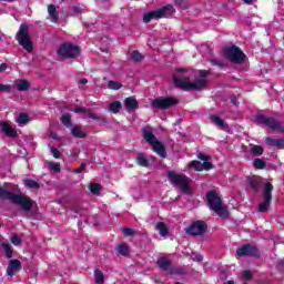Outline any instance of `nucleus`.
<instances>
[{
	"instance_id": "1",
	"label": "nucleus",
	"mask_w": 284,
	"mask_h": 284,
	"mask_svg": "<svg viewBox=\"0 0 284 284\" xmlns=\"http://www.w3.org/2000/svg\"><path fill=\"white\" fill-rule=\"evenodd\" d=\"M175 74H173V83L175 88H180L181 90H194L196 92L203 90L207 85V79L205 77H210V71L200 70L197 71V77L192 71H187L185 69H176ZM192 77H195V80L192 82Z\"/></svg>"
},
{
	"instance_id": "2",
	"label": "nucleus",
	"mask_w": 284,
	"mask_h": 284,
	"mask_svg": "<svg viewBox=\"0 0 284 284\" xmlns=\"http://www.w3.org/2000/svg\"><path fill=\"white\" fill-rule=\"evenodd\" d=\"M247 185H250L255 194H258V192L263 190V202L260 203L257 207L258 212H268L270 205H272V192H274V184H272V182H266L263 185V182L258 179H248Z\"/></svg>"
},
{
	"instance_id": "3",
	"label": "nucleus",
	"mask_w": 284,
	"mask_h": 284,
	"mask_svg": "<svg viewBox=\"0 0 284 284\" xmlns=\"http://www.w3.org/2000/svg\"><path fill=\"white\" fill-rule=\"evenodd\" d=\"M206 201L210 210L215 212L220 219H230V211L223 205V199L219 196L215 190H211L206 193Z\"/></svg>"
},
{
	"instance_id": "4",
	"label": "nucleus",
	"mask_w": 284,
	"mask_h": 284,
	"mask_svg": "<svg viewBox=\"0 0 284 284\" xmlns=\"http://www.w3.org/2000/svg\"><path fill=\"white\" fill-rule=\"evenodd\" d=\"M142 136L149 145H151L153 152L158 153L161 159H165L168 156V151H165V144L156 139L154 132L152 131V126L146 125L142 128Z\"/></svg>"
},
{
	"instance_id": "5",
	"label": "nucleus",
	"mask_w": 284,
	"mask_h": 284,
	"mask_svg": "<svg viewBox=\"0 0 284 284\" xmlns=\"http://www.w3.org/2000/svg\"><path fill=\"white\" fill-rule=\"evenodd\" d=\"M16 39L27 52H32L34 50V42H32V37H30V27L22 23L16 34Z\"/></svg>"
},
{
	"instance_id": "6",
	"label": "nucleus",
	"mask_w": 284,
	"mask_h": 284,
	"mask_svg": "<svg viewBox=\"0 0 284 284\" xmlns=\"http://www.w3.org/2000/svg\"><path fill=\"white\" fill-rule=\"evenodd\" d=\"M169 14H174V6L166 4L158 10L150 11L143 14V23H150V21H158L159 19H165Z\"/></svg>"
},
{
	"instance_id": "7",
	"label": "nucleus",
	"mask_w": 284,
	"mask_h": 284,
	"mask_svg": "<svg viewBox=\"0 0 284 284\" xmlns=\"http://www.w3.org/2000/svg\"><path fill=\"white\" fill-rule=\"evenodd\" d=\"M224 57L235 65H241V63H245V59H247V57L245 55V53H243L241 48L236 45L226 48L224 50Z\"/></svg>"
},
{
	"instance_id": "8",
	"label": "nucleus",
	"mask_w": 284,
	"mask_h": 284,
	"mask_svg": "<svg viewBox=\"0 0 284 284\" xmlns=\"http://www.w3.org/2000/svg\"><path fill=\"white\" fill-rule=\"evenodd\" d=\"M59 57L62 59H77L81 54V49L72 43H63L58 50Z\"/></svg>"
},
{
	"instance_id": "9",
	"label": "nucleus",
	"mask_w": 284,
	"mask_h": 284,
	"mask_svg": "<svg viewBox=\"0 0 284 284\" xmlns=\"http://www.w3.org/2000/svg\"><path fill=\"white\" fill-rule=\"evenodd\" d=\"M151 105L156 110H170V108H174V105H179V100L172 97H166V98L161 97L153 100Z\"/></svg>"
},
{
	"instance_id": "10",
	"label": "nucleus",
	"mask_w": 284,
	"mask_h": 284,
	"mask_svg": "<svg viewBox=\"0 0 284 284\" xmlns=\"http://www.w3.org/2000/svg\"><path fill=\"white\" fill-rule=\"evenodd\" d=\"M11 202L14 203V205H20L21 210L24 212H30L34 205V201L32 199L28 197L23 194H16L11 196Z\"/></svg>"
},
{
	"instance_id": "11",
	"label": "nucleus",
	"mask_w": 284,
	"mask_h": 284,
	"mask_svg": "<svg viewBox=\"0 0 284 284\" xmlns=\"http://www.w3.org/2000/svg\"><path fill=\"white\" fill-rule=\"evenodd\" d=\"M236 256H248L250 258H261V251L252 244H244L236 250Z\"/></svg>"
},
{
	"instance_id": "12",
	"label": "nucleus",
	"mask_w": 284,
	"mask_h": 284,
	"mask_svg": "<svg viewBox=\"0 0 284 284\" xmlns=\"http://www.w3.org/2000/svg\"><path fill=\"white\" fill-rule=\"evenodd\" d=\"M207 232V223L205 221H195L187 229L186 233L191 236H203Z\"/></svg>"
},
{
	"instance_id": "13",
	"label": "nucleus",
	"mask_w": 284,
	"mask_h": 284,
	"mask_svg": "<svg viewBox=\"0 0 284 284\" xmlns=\"http://www.w3.org/2000/svg\"><path fill=\"white\" fill-rule=\"evenodd\" d=\"M171 185H174L176 190H180L182 194L190 195L192 194V189L190 187V183H192V180L190 179H171L170 180Z\"/></svg>"
},
{
	"instance_id": "14",
	"label": "nucleus",
	"mask_w": 284,
	"mask_h": 284,
	"mask_svg": "<svg viewBox=\"0 0 284 284\" xmlns=\"http://www.w3.org/2000/svg\"><path fill=\"white\" fill-rule=\"evenodd\" d=\"M190 168H193L195 172H203L205 170L206 172L212 170L214 168V164L211 162H200V161H192L190 163Z\"/></svg>"
},
{
	"instance_id": "15",
	"label": "nucleus",
	"mask_w": 284,
	"mask_h": 284,
	"mask_svg": "<svg viewBox=\"0 0 284 284\" xmlns=\"http://www.w3.org/2000/svg\"><path fill=\"white\" fill-rule=\"evenodd\" d=\"M156 266L161 272H165L166 274H170L172 271V260H169L168 257H160L156 261Z\"/></svg>"
},
{
	"instance_id": "16",
	"label": "nucleus",
	"mask_w": 284,
	"mask_h": 284,
	"mask_svg": "<svg viewBox=\"0 0 284 284\" xmlns=\"http://www.w3.org/2000/svg\"><path fill=\"white\" fill-rule=\"evenodd\" d=\"M0 128L2 134H6L9 139H14L17 136V130L10 125L8 122H0Z\"/></svg>"
},
{
	"instance_id": "17",
	"label": "nucleus",
	"mask_w": 284,
	"mask_h": 284,
	"mask_svg": "<svg viewBox=\"0 0 284 284\" xmlns=\"http://www.w3.org/2000/svg\"><path fill=\"white\" fill-rule=\"evenodd\" d=\"M19 270H21V261L10 260L9 265L7 267V275L14 276V272H19Z\"/></svg>"
},
{
	"instance_id": "18",
	"label": "nucleus",
	"mask_w": 284,
	"mask_h": 284,
	"mask_svg": "<svg viewBox=\"0 0 284 284\" xmlns=\"http://www.w3.org/2000/svg\"><path fill=\"white\" fill-rule=\"evenodd\" d=\"M210 121H211V123H213L214 125L220 128V130L227 131V123H225V121L223 119H221L220 116L212 114V115H210Z\"/></svg>"
},
{
	"instance_id": "19",
	"label": "nucleus",
	"mask_w": 284,
	"mask_h": 284,
	"mask_svg": "<svg viewBox=\"0 0 284 284\" xmlns=\"http://www.w3.org/2000/svg\"><path fill=\"white\" fill-rule=\"evenodd\" d=\"M124 105L128 111L130 110H138L139 109V101H136V98L130 97L124 100Z\"/></svg>"
},
{
	"instance_id": "20",
	"label": "nucleus",
	"mask_w": 284,
	"mask_h": 284,
	"mask_svg": "<svg viewBox=\"0 0 284 284\" xmlns=\"http://www.w3.org/2000/svg\"><path fill=\"white\" fill-rule=\"evenodd\" d=\"M136 163L141 168H150V160H148V155H145V153H142V152L138 153Z\"/></svg>"
},
{
	"instance_id": "21",
	"label": "nucleus",
	"mask_w": 284,
	"mask_h": 284,
	"mask_svg": "<svg viewBox=\"0 0 284 284\" xmlns=\"http://www.w3.org/2000/svg\"><path fill=\"white\" fill-rule=\"evenodd\" d=\"M48 12L52 23H57V21H59V12H57V6L49 4Z\"/></svg>"
},
{
	"instance_id": "22",
	"label": "nucleus",
	"mask_w": 284,
	"mask_h": 284,
	"mask_svg": "<svg viewBox=\"0 0 284 284\" xmlns=\"http://www.w3.org/2000/svg\"><path fill=\"white\" fill-rule=\"evenodd\" d=\"M1 247L7 258H12V254L14 253V248H12V245H10V243L1 242Z\"/></svg>"
},
{
	"instance_id": "23",
	"label": "nucleus",
	"mask_w": 284,
	"mask_h": 284,
	"mask_svg": "<svg viewBox=\"0 0 284 284\" xmlns=\"http://www.w3.org/2000/svg\"><path fill=\"white\" fill-rule=\"evenodd\" d=\"M115 250L120 256H128L130 254V246L125 243L119 244Z\"/></svg>"
},
{
	"instance_id": "24",
	"label": "nucleus",
	"mask_w": 284,
	"mask_h": 284,
	"mask_svg": "<svg viewBox=\"0 0 284 284\" xmlns=\"http://www.w3.org/2000/svg\"><path fill=\"white\" fill-rule=\"evenodd\" d=\"M16 88L19 92H28V90H30V82H28V80H20L16 84Z\"/></svg>"
},
{
	"instance_id": "25",
	"label": "nucleus",
	"mask_w": 284,
	"mask_h": 284,
	"mask_svg": "<svg viewBox=\"0 0 284 284\" xmlns=\"http://www.w3.org/2000/svg\"><path fill=\"white\" fill-rule=\"evenodd\" d=\"M169 275L170 276H183V275H185V268H183L181 266H172Z\"/></svg>"
},
{
	"instance_id": "26",
	"label": "nucleus",
	"mask_w": 284,
	"mask_h": 284,
	"mask_svg": "<svg viewBox=\"0 0 284 284\" xmlns=\"http://www.w3.org/2000/svg\"><path fill=\"white\" fill-rule=\"evenodd\" d=\"M26 187H30V190H39V180L26 179L24 180Z\"/></svg>"
},
{
	"instance_id": "27",
	"label": "nucleus",
	"mask_w": 284,
	"mask_h": 284,
	"mask_svg": "<svg viewBox=\"0 0 284 284\" xmlns=\"http://www.w3.org/2000/svg\"><path fill=\"white\" fill-rule=\"evenodd\" d=\"M121 108H123V104H121L120 101H114L110 104L109 110L113 114H119V112H121Z\"/></svg>"
},
{
	"instance_id": "28",
	"label": "nucleus",
	"mask_w": 284,
	"mask_h": 284,
	"mask_svg": "<svg viewBox=\"0 0 284 284\" xmlns=\"http://www.w3.org/2000/svg\"><path fill=\"white\" fill-rule=\"evenodd\" d=\"M94 278H95V284L105 283V275H103V272H101V270L99 268L94 270Z\"/></svg>"
},
{
	"instance_id": "29",
	"label": "nucleus",
	"mask_w": 284,
	"mask_h": 284,
	"mask_svg": "<svg viewBox=\"0 0 284 284\" xmlns=\"http://www.w3.org/2000/svg\"><path fill=\"white\" fill-rule=\"evenodd\" d=\"M72 136H75V139H85V132L81 130L79 126H73L71 130Z\"/></svg>"
},
{
	"instance_id": "30",
	"label": "nucleus",
	"mask_w": 284,
	"mask_h": 284,
	"mask_svg": "<svg viewBox=\"0 0 284 284\" xmlns=\"http://www.w3.org/2000/svg\"><path fill=\"white\" fill-rule=\"evenodd\" d=\"M60 120L65 128H72V116L70 114H63Z\"/></svg>"
},
{
	"instance_id": "31",
	"label": "nucleus",
	"mask_w": 284,
	"mask_h": 284,
	"mask_svg": "<svg viewBox=\"0 0 284 284\" xmlns=\"http://www.w3.org/2000/svg\"><path fill=\"white\" fill-rule=\"evenodd\" d=\"M14 193L7 191L3 187H0V199L7 200V201H12V196Z\"/></svg>"
},
{
	"instance_id": "32",
	"label": "nucleus",
	"mask_w": 284,
	"mask_h": 284,
	"mask_svg": "<svg viewBox=\"0 0 284 284\" xmlns=\"http://www.w3.org/2000/svg\"><path fill=\"white\" fill-rule=\"evenodd\" d=\"M156 230L160 232V235H162V236H168V234H169V230H168V226L165 225V223H163V222H159L158 224H156Z\"/></svg>"
},
{
	"instance_id": "33",
	"label": "nucleus",
	"mask_w": 284,
	"mask_h": 284,
	"mask_svg": "<svg viewBox=\"0 0 284 284\" xmlns=\"http://www.w3.org/2000/svg\"><path fill=\"white\" fill-rule=\"evenodd\" d=\"M89 190L91 194H100L101 190H103V186L99 183H91L89 184Z\"/></svg>"
},
{
	"instance_id": "34",
	"label": "nucleus",
	"mask_w": 284,
	"mask_h": 284,
	"mask_svg": "<svg viewBox=\"0 0 284 284\" xmlns=\"http://www.w3.org/2000/svg\"><path fill=\"white\" fill-rule=\"evenodd\" d=\"M29 121L30 116H28V114L26 113H21L17 119V123H19V125H26L27 123H29Z\"/></svg>"
},
{
	"instance_id": "35",
	"label": "nucleus",
	"mask_w": 284,
	"mask_h": 284,
	"mask_svg": "<svg viewBox=\"0 0 284 284\" xmlns=\"http://www.w3.org/2000/svg\"><path fill=\"white\" fill-rule=\"evenodd\" d=\"M89 119H93V121H101L102 123H108V119L105 116L98 115L97 113L89 112Z\"/></svg>"
},
{
	"instance_id": "36",
	"label": "nucleus",
	"mask_w": 284,
	"mask_h": 284,
	"mask_svg": "<svg viewBox=\"0 0 284 284\" xmlns=\"http://www.w3.org/2000/svg\"><path fill=\"white\" fill-rule=\"evenodd\" d=\"M253 165L256 170H265V161L263 159H255Z\"/></svg>"
},
{
	"instance_id": "37",
	"label": "nucleus",
	"mask_w": 284,
	"mask_h": 284,
	"mask_svg": "<svg viewBox=\"0 0 284 284\" xmlns=\"http://www.w3.org/2000/svg\"><path fill=\"white\" fill-rule=\"evenodd\" d=\"M130 59L131 61L139 62V61H143V55L139 51H133L130 54Z\"/></svg>"
},
{
	"instance_id": "38",
	"label": "nucleus",
	"mask_w": 284,
	"mask_h": 284,
	"mask_svg": "<svg viewBox=\"0 0 284 284\" xmlns=\"http://www.w3.org/2000/svg\"><path fill=\"white\" fill-rule=\"evenodd\" d=\"M175 6L182 10H187V8H190V2H187V0H175Z\"/></svg>"
},
{
	"instance_id": "39",
	"label": "nucleus",
	"mask_w": 284,
	"mask_h": 284,
	"mask_svg": "<svg viewBox=\"0 0 284 284\" xmlns=\"http://www.w3.org/2000/svg\"><path fill=\"white\" fill-rule=\"evenodd\" d=\"M122 87H123V84H121L120 82H116V81H109L108 82V89L109 90H121Z\"/></svg>"
},
{
	"instance_id": "40",
	"label": "nucleus",
	"mask_w": 284,
	"mask_h": 284,
	"mask_svg": "<svg viewBox=\"0 0 284 284\" xmlns=\"http://www.w3.org/2000/svg\"><path fill=\"white\" fill-rule=\"evenodd\" d=\"M251 152L254 156H261V154H263L264 150H263V146H261V145H253V148L251 149Z\"/></svg>"
},
{
	"instance_id": "41",
	"label": "nucleus",
	"mask_w": 284,
	"mask_h": 284,
	"mask_svg": "<svg viewBox=\"0 0 284 284\" xmlns=\"http://www.w3.org/2000/svg\"><path fill=\"white\" fill-rule=\"evenodd\" d=\"M122 232L124 236H134V234H136V231H134V229L131 227H123Z\"/></svg>"
},
{
	"instance_id": "42",
	"label": "nucleus",
	"mask_w": 284,
	"mask_h": 284,
	"mask_svg": "<svg viewBox=\"0 0 284 284\" xmlns=\"http://www.w3.org/2000/svg\"><path fill=\"white\" fill-rule=\"evenodd\" d=\"M10 241H11L12 245H21V237H19V235H17V234H13L10 237Z\"/></svg>"
},
{
	"instance_id": "43",
	"label": "nucleus",
	"mask_w": 284,
	"mask_h": 284,
	"mask_svg": "<svg viewBox=\"0 0 284 284\" xmlns=\"http://www.w3.org/2000/svg\"><path fill=\"white\" fill-rule=\"evenodd\" d=\"M49 170H51V172H61V168L54 162L49 163Z\"/></svg>"
},
{
	"instance_id": "44",
	"label": "nucleus",
	"mask_w": 284,
	"mask_h": 284,
	"mask_svg": "<svg viewBox=\"0 0 284 284\" xmlns=\"http://www.w3.org/2000/svg\"><path fill=\"white\" fill-rule=\"evenodd\" d=\"M168 176L169 179H185V175L176 174L174 171H169Z\"/></svg>"
},
{
	"instance_id": "45",
	"label": "nucleus",
	"mask_w": 284,
	"mask_h": 284,
	"mask_svg": "<svg viewBox=\"0 0 284 284\" xmlns=\"http://www.w3.org/2000/svg\"><path fill=\"white\" fill-rule=\"evenodd\" d=\"M210 61L213 65H217L219 68H223L225 65V62L223 60L211 59Z\"/></svg>"
},
{
	"instance_id": "46",
	"label": "nucleus",
	"mask_w": 284,
	"mask_h": 284,
	"mask_svg": "<svg viewBox=\"0 0 284 284\" xmlns=\"http://www.w3.org/2000/svg\"><path fill=\"white\" fill-rule=\"evenodd\" d=\"M277 142H278V140H275V139H273V138H271V136H267V138H266V145H271V146H273V148H276Z\"/></svg>"
},
{
	"instance_id": "47",
	"label": "nucleus",
	"mask_w": 284,
	"mask_h": 284,
	"mask_svg": "<svg viewBox=\"0 0 284 284\" xmlns=\"http://www.w3.org/2000/svg\"><path fill=\"white\" fill-rule=\"evenodd\" d=\"M252 277H253L252 271H248V270L243 271V278H244V281L250 282L252 280Z\"/></svg>"
},
{
	"instance_id": "48",
	"label": "nucleus",
	"mask_w": 284,
	"mask_h": 284,
	"mask_svg": "<svg viewBox=\"0 0 284 284\" xmlns=\"http://www.w3.org/2000/svg\"><path fill=\"white\" fill-rule=\"evenodd\" d=\"M51 154L54 156V159L61 158V152L57 148H51Z\"/></svg>"
},
{
	"instance_id": "49",
	"label": "nucleus",
	"mask_w": 284,
	"mask_h": 284,
	"mask_svg": "<svg viewBox=\"0 0 284 284\" xmlns=\"http://www.w3.org/2000/svg\"><path fill=\"white\" fill-rule=\"evenodd\" d=\"M73 112H75V114H85V113H88V109L77 108V109L73 110Z\"/></svg>"
},
{
	"instance_id": "50",
	"label": "nucleus",
	"mask_w": 284,
	"mask_h": 284,
	"mask_svg": "<svg viewBox=\"0 0 284 284\" xmlns=\"http://www.w3.org/2000/svg\"><path fill=\"white\" fill-rule=\"evenodd\" d=\"M11 87L8 84H1L0 83V92H10Z\"/></svg>"
},
{
	"instance_id": "51",
	"label": "nucleus",
	"mask_w": 284,
	"mask_h": 284,
	"mask_svg": "<svg viewBox=\"0 0 284 284\" xmlns=\"http://www.w3.org/2000/svg\"><path fill=\"white\" fill-rule=\"evenodd\" d=\"M276 148H277L278 150H284V140H283V139H278V140H277Z\"/></svg>"
},
{
	"instance_id": "52",
	"label": "nucleus",
	"mask_w": 284,
	"mask_h": 284,
	"mask_svg": "<svg viewBox=\"0 0 284 284\" xmlns=\"http://www.w3.org/2000/svg\"><path fill=\"white\" fill-rule=\"evenodd\" d=\"M199 159L201 160V161H204V163L206 162V163H210L209 161H207V159H210V156H207V155H205V154H203V153H201L200 155H199Z\"/></svg>"
},
{
	"instance_id": "53",
	"label": "nucleus",
	"mask_w": 284,
	"mask_h": 284,
	"mask_svg": "<svg viewBox=\"0 0 284 284\" xmlns=\"http://www.w3.org/2000/svg\"><path fill=\"white\" fill-rule=\"evenodd\" d=\"M71 11H72V14H79V12H81V8L80 7H72Z\"/></svg>"
},
{
	"instance_id": "54",
	"label": "nucleus",
	"mask_w": 284,
	"mask_h": 284,
	"mask_svg": "<svg viewBox=\"0 0 284 284\" xmlns=\"http://www.w3.org/2000/svg\"><path fill=\"white\" fill-rule=\"evenodd\" d=\"M85 170V164H81L80 168L75 169L77 174H81Z\"/></svg>"
},
{
	"instance_id": "55",
	"label": "nucleus",
	"mask_w": 284,
	"mask_h": 284,
	"mask_svg": "<svg viewBox=\"0 0 284 284\" xmlns=\"http://www.w3.org/2000/svg\"><path fill=\"white\" fill-rule=\"evenodd\" d=\"M49 136L50 139H53V141H59V135H57L55 132H51Z\"/></svg>"
},
{
	"instance_id": "56",
	"label": "nucleus",
	"mask_w": 284,
	"mask_h": 284,
	"mask_svg": "<svg viewBox=\"0 0 284 284\" xmlns=\"http://www.w3.org/2000/svg\"><path fill=\"white\" fill-rule=\"evenodd\" d=\"M6 70H8V64L7 63L0 64V72H6Z\"/></svg>"
},
{
	"instance_id": "57",
	"label": "nucleus",
	"mask_w": 284,
	"mask_h": 284,
	"mask_svg": "<svg viewBox=\"0 0 284 284\" xmlns=\"http://www.w3.org/2000/svg\"><path fill=\"white\" fill-rule=\"evenodd\" d=\"M79 83H80L81 85H85V83H88V79H85V78L80 79V80H79Z\"/></svg>"
},
{
	"instance_id": "58",
	"label": "nucleus",
	"mask_w": 284,
	"mask_h": 284,
	"mask_svg": "<svg viewBox=\"0 0 284 284\" xmlns=\"http://www.w3.org/2000/svg\"><path fill=\"white\" fill-rule=\"evenodd\" d=\"M244 3H246V6H252V3H254V0H243Z\"/></svg>"
},
{
	"instance_id": "59",
	"label": "nucleus",
	"mask_w": 284,
	"mask_h": 284,
	"mask_svg": "<svg viewBox=\"0 0 284 284\" xmlns=\"http://www.w3.org/2000/svg\"><path fill=\"white\" fill-rule=\"evenodd\" d=\"M195 260L201 263V261H203V255H196Z\"/></svg>"
},
{
	"instance_id": "60",
	"label": "nucleus",
	"mask_w": 284,
	"mask_h": 284,
	"mask_svg": "<svg viewBox=\"0 0 284 284\" xmlns=\"http://www.w3.org/2000/svg\"><path fill=\"white\" fill-rule=\"evenodd\" d=\"M233 105H236V98L232 99Z\"/></svg>"
},
{
	"instance_id": "61",
	"label": "nucleus",
	"mask_w": 284,
	"mask_h": 284,
	"mask_svg": "<svg viewBox=\"0 0 284 284\" xmlns=\"http://www.w3.org/2000/svg\"><path fill=\"white\" fill-rule=\"evenodd\" d=\"M225 284H234V281H229Z\"/></svg>"
},
{
	"instance_id": "62",
	"label": "nucleus",
	"mask_w": 284,
	"mask_h": 284,
	"mask_svg": "<svg viewBox=\"0 0 284 284\" xmlns=\"http://www.w3.org/2000/svg\"><path fill=\"white\" fill-rule=\"evenodd\" d=\"M73 212H79L78 210H77V207H72L71 209Z\"/></svg>"
},
{
	"instance_id": "63",
	"label": "nucleus",
	"mask_w": 284,
	"mask_h": 284,
	"mask_svg": "<svg viewBox=\"0 0 284 284\" xmlns=\"http://www.w3.org/2000/svg\"><path fill=\"white\" fill-rule=\"evenodd\" d=\"M174 284H183V283H181V282H175Z\"/></svg>"
},
{
	"instance_id": "64",
	"label": "nucleus",
	"mask_w": 284,
	"mask_h": 284,
	"mask_svg": "<svg viewBox=\"0 0 284 284\" xmlns=\"http://www.w3.org/2000/svg\"><path fill=\"white\" fill-rule=\"evenodd\" d=\"M7 1H12V0H7Z\"/></svg>"
}]
</instances>
